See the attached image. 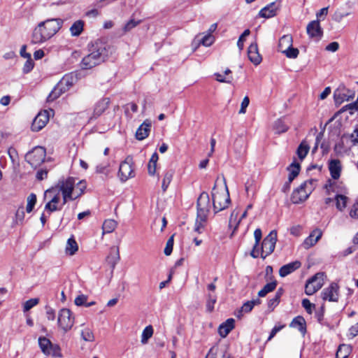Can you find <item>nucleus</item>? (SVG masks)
<instances>
[{"mask_svg":"<svg viewBox=\"0 0 358 358\" xmlns=\"http://www.w3.org/2000/svg\"><path fill=\"white\" fill-rule=\"evenodd\" d=\"M63 24L61 18H50L40 22L33 29L31 43L40 45L47 42L59 32Z\"/></svg>","mask_w":358,"mask_h":358,"instance_id":"obj_1","label":"nucleus"},{"mask_svg":"<svg viewBox=\"0 0 358 358\" xmlns=\"http://www.w3.org/2000/svg\"><path fill=\"white\" fill-rule=\"evenodd\" d=\"M113 48L101 41H96L90 46V53L84 57L80 62L83 69H91L99 65L112 54Z\"/></svg>","mask_w":358,"mask_h":358,"instance_id":"obj_2","label":"nucleus"},{"mask_svg":"<svg viewBox=\"0 0 358 358\" xmlns=\"http://www.w3.org/2000/svg\"><path fill=\"white\" fill-rule=\"evenodd\" d=\"M55 186L62 194V206H64L68 201L75 200L84 193L86 182L83 180L76 182V178L69 177L59 180Z\"/></svg>","mask_w":358,"mask_h":358,"instance_id":"obj_3","label":"nucleus"},{"mask_svg":"<svg viewBox=\"0 0 358 358\" xmlns=\"http://www.w3.org/2000/svg\"><path fill=\"white\" fill-rule=\"evenodd\" d=\"M213 204L215 213L227 208L230 203V196L224 178L222 181L217 178L212 192Z\"/></svg>","mask_w":358,"mask_h":358,"instance_id":"obj_4","label":"nucleus"},{"mask_svg":"<svg viewBox=\"0 0 358 358\" xmlns=\"http://www.w3.org/2000/svg\"><path fill=\"white\" fill-rule=\"evenodd\" d=\"M317 180L309 179L304 181L299 187L295 189L291 196V201L294 204L304 202L315 189Z\"/></svg>","mask_w":358,"mask_h":358,"instance_id":"obj_5","label":"nucleus"},{"mask_svg":"<svg viewBox=\"0 0 358 358\" xmlns=\"http://www.w3.org/2000/svg\"><path fill=\"white\" fill-rule=\"evenodd\" d=\"M276 241L277 232L276 231L273 230L264 238L262 241V247L259 249V255L262 258L265 259L273 252Z\"/></svg>","mask_w":358,"mask_h":358,"instance_id":"obj_6","label":"nucleus"},{"mask_svg":"<svg viewBox=\"0 0 358 358\" xmlns=\"http://www.w3.org/2000/svg\"><path fill=\"white\" fill-rule=\"evenodd\" d=\"M46 152L44 148L41 146L35 147L29 152L26 156L27 162L34 168L38 167L45 160Z\"/></svg>","mask_w":358,"mask_h":358,"instance_id":"obj_7","label":"nucleus"},{"mask_svg":"<svg viewBox=\"0 0 358 358\" xmlns=\"http://www.w3.org/2000/svg\"><path fill=\"white\" fill-rule=\"evenodd\" d=\"M324 273L322 272L314 275L307 281L305 287V293L307 295H313L320 289L324 283Z\"/></svg>","mask_w":358,"mask_h":358,"instance_id":"obj_8","label":"nucleus"},{"mask_svg":"<svg viewBox=\"0 0 358 358\" xmlns=\"http://www.w3.org/2000/svg\"><path fill=\"white\" fill-rule=\"evenodd\" d=\"M118 176L120 180L123 182L135 176L132 157L129 156L127 157L124 161L120 164L118 171Z\"/></svg>","mask_w":358,"mask_h":358,"instance_id":"obj_9","label":"nucleus"},{"mask_svg":"<svg viewBox=\"0 0 358 358\" xmlns=\"http://www.w3.org/2000/svg\"><path fill=\"white\" fill-rule=\"evenodd\" d=\"M57 322L59 327L64 331H69L73 324L74 318L72 317V313L69 309L62 308L58 314Z\"/></svg>","mask_w":358,"mask_h":358,"instance_id":"obj_10","label":"nucleus"},{"mask_svg":"<svg viewBox=\"0 0 358 358\" xmlns=\"http://www.w3.org/2000/svg\"><path fill=\"white\" fill-rule=\"evenodd\" d=\"M38 344L41 351L46 355L52 357L59 356V348L57 345H53L49 339L45 337L38 338Z\"/></svg>","mask_w":358,"mask_h":358,"instance_id":"obj_11","label":"nucleus"},{"mask_svg":"<svg viewBox=\"0 0 358 358\" xmlns=\"http://www.w3.org/2000/svg\"><path fill=\"white\" fill-rule=\"evenodd\" d=\"M321 295L324 301L337 302L339 298V286L336 282H331L328 287L323 289Z\"/></svg>","mask_w":358,"mask_h":358,"instance_id":"obj_12","label":"nucleus"},{"mask_svg":"<svg viewBox=\"0 0 358 358\" xmlns=\"http://www.w3.org/2000/svg\"><path fill=\"white\" fill-rule=\"evenodd\" d=\"M110 103V99L108 97L102 98L99 100L94 106L93 112L90 117V121L94 120L100 117L108 108Z\"/></svg>","mask_w":358,"mask_h":358,"instance_id":"obj_13","label":"nucleus"},{"mask_svg":"<svg viewBox=\"0 0 358 358\" xmlns=\"http://www.w3.org/2000/svg\"><path fill=\"white\" fill-rule=\"evenodd\" d=\"M50 118V114L48 110H43L36 115L34 118L32 124L31 129L34 131H38L41 130L48 122Z\"/></svg>","mask_w":358,"mask_h":358,"instance_id":"obj_14","label":"nucleus"},{"mask_svg":"<svg viewBox=\"0 0 358 358\" xmlns=\"http://www.w3.org/2000/svg\"><path fill=\"white\" fill-rule=\"evenodd\" d=\"M280 7V1H275L262 8L259 13V15L264 18L273 17L277 15Z\"/></svg>","mask_w":358,"mask_h":358,"instance_id":"obj_15","label":"nucleus"},{"mask_svg":"<svg viewBox=\"0 0 358 358\" xmlns=\"http://www.w3.org/2000/svg\"><path fill=\"white\" fill-rule=\"evenodd\" d=\"M210 207V199L208 194L202 192L197 199V214L207 215Z\"/></svg>","mask_w":358,"mask_h":358,"instance_id":"obj_16","label":"nucleus"},{"mask_svg":"<svg viewBox=\"0 0 358 358\" xmlns=\"http://www.w3.org/2000/svg\"><path fill=\"white\" fill-rule=\"evenodd\" d=\"M73 85V78L70 76H65L63 77L60 83H59L57 88H55L52 92L49 94L48 97V101H52L54 99H55L57 97L59 96L60 94L59 92H57L58 88H59V90H62L63 85H65L66 87L71 86Z\"/></svg>","mask_w":358,"mask_h":358,"instance_id":"obj_17","label":"nucleus"},{"mask_svg":"<svg viewBox=\"0 0 358 358\" xmlns=\"http://www.w3.org/2000/svg\"><path fill=\"white\" fill-rule=\"evenodd\" d=\"M322 231L320 229H314L310 235L304 240L303 247L305 249H308L315 245L317 242L321 238Z\"/></svg>","mask_w":358,"mask_h":358,"instance_id":"obj_18","label":"nucleus"},{"mask_svg":"<svg viewBox=\"0 0 358 358\" xmlns=\"http://www.w3.org/2000/svg\"><path fill=\"white\" fill-rule=\"evenodd\" d=\"M151 122L149 120H145L137 129L136 131V138L138 141H143L146 138L150 131Z\"/></svg>","mask_w":358,"mask_h":358,"instance_id":"obj_19","label":"nucleus"},{"mask_svg":"<svg viewBox=\"0 0 358 358\" xmlns=\"http://www.w3.org/2000/svg\"><path fill=\"white\" fill-rule=\"evenodd\" d=\"M248 56L250 61L255 65L261 63L262 58L259 53L257 44L256 43H251L248 49Z\"/></svg>","mask_w":358,"mask_h":358,"instance_id":"obj_20","label":"nucleus"},{"mask_svg":"<svg viewBox=\"0 0 358 358\" xmlns=\"http://www.w3.org/2000/svg\"><path fill=\"white\" fill-rule=\"evenodd\" d=\"M307 33L311 38H320L322 36V29L319 20H313L307 26Z\"/></svg>","mask_w":358,"mask_h":358,"instance_id":"obj_21","label":"nucleus"},{"mask_svg":"<svg viewBox=\"0 0 358 358\" xmlns=\"http://www.w3.org/2000/svg\"><path fill=\"white\" fill-rule=\"evenodd\" d=\"M329 170L331 178L334 180H338L341 176L342 170L341 162L338 159H332L329 164Z\"/></svg>","mask_w":358,"mask_h":358,"instance_id":"obj_22","label":"nucleus"},{"mask_svg":"<svg viewBox=\"0 0 358 358\" xmlns=\"http://www.w3.org/2000/svg\"><path fill=\"white\" fill-rule=\"evenodd\" d=\"M301 264L299 261H295L293 262H290L282 266L279 270V275L281 277H285L290 273H293L294 271L297 270L300 268Z\"/></svg>","mask_w":358,"mask_h":358,"instance_id":"obj_23","label":"nucleus"},{"mask_svg":"<svg viewBox=\"0 0 358 358\" xmlns=\"http://www.w3.org/2000/svg\"><path fill=\"white\" fill-rule=\"evenodd\" d=\"M234 323L235 320L233 318H229L221 324L218 329L220 336L222 338H225L234 328Z\"/></svg>","mask_w":358,"mask_h":358,"instance_id":"obj_24","label":"nucleus"},{"mask_svg":"<svg viewBox=\"0 0 358 358\" xmlns=\"http://www.w3.org/2000/svg\"><path fill=\"white\" fill-rule=\"evenodd\" d=\"M120 258L119 248L117 247H112L110 249L109 255L107 257V262L113 269L115 267Z\"/></svg>","mask_w":358,"mask_h":358,"instance_id":"obj_25","label":"nucleus"},{"mask_svg":"<svg viewBox=\"0 0 358 358\" xmlns=\"http://www.w3.org/2000/svg\"><path fill=\"white\" fill-rule=\"evenodd\" d=\"M240 214V209L236 208L231 213L229 220V227L230 229L233 228L232 234L236 231L239 223L241 222L240 219L238 218Z\"/></svg>","mask_w":358,"mask_h":358,"instance_id":"obj_26","label":"nucleus"},{"mask_svg":"<svg viewBox=\"0 0 358 358\" xmlns=\"http://www.w3.org/2000/svg\"><path fill=\"white\" fill-rule=\"evenodd\" d=\"M290 327L298 329V330L305 335L306 332V321L301 316H297L293 319L289 324Z\"/></svg>","mask_w":358,"mask_h":358,"instance_id":"obj_27","label":"nucleus"},{"mask_svg":"<svg viewBox=\"0 0 358 358\" xmlns=\"http://www.w3.org/2000/svg\"><path fill=\"white\" fill-rule=\"evenodd\" d=\"M60 192L56 186L52 187L45 192V198H49L51 203H57L60 201Z\"/></svg>","mask_w":358,"mask_h":358,"instance_id":"obj_28","label":"nucleus"},{"mask_svg":"<svg viewBox=\"0 0 358 358\" xmlns=\"http://www.w3.org/2000/svg\"><path fill=\"white\" fill-rule=\"evenodd\" d=\"M259 303V299L248 301L245 302V303H243V305L242 306L241 309L236 313V316L239 318L243 316V313H250L252 310L254 306Z\"/></svg>","mask_w":358,"mask_h":358,"instance_id":"obj_29","label":"nucleus"},{"mask_svg":"<svg viewBox=\"0 0 358 358\" xmlns=\"http://www.w3.org/2000/svg\"><path fill=\"white\" fill-rule=\"evenodd\" d=\"M254 236L255 239V243L250 255L252 257L257 258L259 256V248L258 246L262 236V230L260 229H255L254 232Z\"/></svg>","mask_w":358,"mask_h":358,"instance_id":"obj_30","label":"nucleus"},{"mask_svg":"<svg viewBox=\"0 0 358 358\" xmlns=\"http://www.w3.org/2000/svg\"><path fill=\"white\" fill-rule=\"evenodd\" d=\"M292 37L291 35H284L280 40L278 43V50L281 52L292 45Z\"/></svg>","mask_w":358,"mask_h":358,"instance_id":"obj_31","label":"nucleus"},{"mask_svg":"<svg viewBox=\"0 0 358 358\" xmlns=\"http://www.w3.org/2000/svg\"><path fill=\"white\" fill-rule=\"evenodd\" d=\"M336 208L339 211H343L347 206L348 198L344 194L334 195Z\"/></svg>","mask_w":358,"mask_h":358,"instance_id":"obj_32","label":"nucleus"},{"mask_svg":"<svg viewBox=\"0 0 358 358\" xmlns=\"http://www.w3.org/2000/svg\"><path fill=\"white\" fill-rule=\"evenodd\" d=\"M310 150V146L306 140L301 141L296 150L299 159L302 161L305 159Z\"/></svg>","mask_w":358,"mask_h":358,"instance_id":"obj_33","label":"nucleus"},{"mask_svg":"<svg viewBox=\"0 0 358 358\" xmlns=\"http://www.w3.org/2000/svg\"><path fill=\"white\" fill-rule=\"evenodd\" d=\"M84 29V22L81 20H76L71 26L69 31L72 36H80Z\"/></svg>","mask_w":358,"mask_h":358,"instance_id":"obj_34","label":"nucleus"},{"mask_svg":"<svg viewBox=\"0 0 358 358\" xmlns=\"http://www.w3.org/2000/svg\"><path fill=\"white\" fill-rule=\"evenodd\" d=\"M300 164L299 162L294 161L287 168L289 171L288 179L289 182H292L293 180L299 175L300 171Z\"/></svg>","mask_w":358,"mask_h":358,"instance_id":"obj_35","label":"nucleus"},{"mask_svg":"<svg viewBox=\"0 0 358 358\" xmlns=\"http://www.w3.org/2000/svg\"><path fill=\"white\" fill-rule=\"evenodd\" d=\"M78 250V245L73 237L69 238L67 241L65 251L69 255H73Z\"/></svg>","mask_w":358,"mask_h":358,"instance_id":"obj_36","label":"nucleus"},{"mask_svg":"<svg viewBox=\"0 0 358 358\" xmlns=\"http://www.w3.org/2000/svg\"><path fill=\"white\" fill-rule=\"evenodd\" d=\"M351 347L349 345L341 344L336 352V358H348L351 352Z\"/></svg>","mask_w":358,"mask_h":358,"instance_id":"obj_37","label":"nucleus"},{"mask_svg":"<svg viewBox=\"0 0 358 358\" xmlns=\"http://www.w3.org/2000/svg\"><path fill=\"white\" fill-rule=\"evenodd\" d=\"M159 159V157L157 152H155L151 156V158L148 164V173L150 176H154L156 173L157 164Z\"/></svg>","mask_w":358,"mask_h":358,"instance_id":"obj_38","label":"nucleus"},{"mask_svg":"<svg viewBox=\"0 0 358 358\" xmlns=\"http://www.w3.org/2000/svg\"><path fill=\"white\" fill-rule=\"evenodd\" d=\"M173 175H174V171L172 169H169V170H167L165 171L164 176H163L162 184V188L164 192H165L167 189L169 184L171 183V182L172 180Z\"/></svg>","mask_w":358,"mask_h":358,"instance_id":"obj_39","label":"nucleus"},{"mask_svg":"<svg viewBox=\"0 0 358 358\" xmlns=\"http://www.w3.org/2000/svg\"><path fill=\"white\" fill-rule=\"evenodd\" d=\"M117 223L114 220H106L103 224V234L113 232L117 227Z\"/></svg>","mask_w":358,"mask_h":358,"instance_id":"obj_40","label":"nucleus"},{"mask_svg":"<svg viewBox=\"0 0 358 358\" xmlns=\"http://www.w3.org/2000/svg\"><path fill=\"white\" fill-rule=\"evenodd\" d=\"M206 216L202 215H198L197 214V218L196 220L195 226H194V231L199 234L202 233L203 228H204V224L206 220Z\"/></svg>","mask_w":358,"mask_h":358,"instance_id":"obj_41","label":"nucleus"},{"mask_svg":"<svg viewBox=\"0 0 358 358\" xmlns=\"http://www.w3.org/2000/svg\"><path fill=\"white\" fill-rule=\"evenodd\" d=\"M234 148L236 153L241 154L245 149V142L242 136L236 138L234 143Z\"/></svg>","mask_w":358,"mask_h":358,"instance_id":"obj_42","label":"nucleus"},{"mask_svg":"<svg viewBox=\"0 0 358 358\" xmlns=\"http://www.w3.org/2000/svg\"><path fill=\"white\" fill-rule=\"evenodd\" d=\"M277 283L275 281L271 282L264 285V287L258 292V296L260 297L265 296L268 293L273 291L276 287Z\"/></svg>","mask_w":358,"mask_h":358,"instance_id":"obj_43","label":"nucleus"},{"mask_svg":"<svg viewBox=\"0 0 358 358\" xmlns=\"http://www.w3.org/2000/svg\"><path fill=\"white\" fill-rule=\"evenodd\" d=\"M153 335V328L151 325L147 326L143 331L141 335V343L145 344L148 343L149 338Z\"/></svg>","mask_w":358,"mask_h":358,"instance_id":"obj_44","label":"nucleus"},{"mask_svg":"<svg viewBox=\"0 0 358 358\" xmlns=\"http://www.w3.org/2000/svg\"><path fill=\"white\" fill-rule=\"evenodd\" d=\"M36 203V195L34 193L30 194L27 199V207L26 211L29 213H31Z\"/></svg>","mask_w":358,"mask_h":358,"instance_id":"obj_45","label":"nucleus"},{"mask_svg":"<svg viewBox=\"0 0 358 358\" xmlns=\"http://www.w3.org/2000/svg\"><path fill=\"white\" fill-rule=\"evenodd\" d=\"M289 127L281 120H278L274 124L275 133L282 134L286 132Z\"/></svg>","mask_w":358,"mask_h":358,"instance_id":"obj_46","label":"nucleus"},{"mask_svg":"<svg viewBox=\"0 0 358 358\" xmlns=\"http://www.w3.org/2000/svg\"><path fill=\"white\" fill-rule=\"evenodd\" d=\"M215 41V37L212 34H206L200 40L199 45L201 44L203 46H210Z\"/></svg>","mask_w":358,"mask_h":358,"instance_id":"obj_47","label":"nucleus"},{"mask_svg":"<svg viewBox=\"0 0 358 358\" xmlns=\"http://www.w3.org/2000/svg\"><path fill=\"white\" fill-rule=\"evenodd\" d=\"M141 23V20L135 21L134 20H129L122 27L123 34L130 31L132 29L136 27Z\"/></svg>","mask_w":358,"mask_h":358,"instance_id":"obj_48","label":"nucleus"},{"mask_svg":"<svg viewBox=\"0 0 358 358\" xmlns=\"http://www.w3.org/2000/svg\"><path fill=\"white\" fill-rule=\"evenodd\" d=\"M282 53L285 54L286 57L288 58L295 59L298 57L299 51L297 48H294L292 45L290 48L286 49Z\"/></svg>","mask_w":358,"mask_h":358,"instance_id":"obj_49","label":"nucleus"},{"mask_svg":"<svg viewBox=\"0 0 358 358\" xmlns=\"http://www.w3.org/2000/svg\"><path fill=\"white\" fill-rule=\"evenodd\" d=\"M214 76L216 80L220 83H231L233 80L232 76H226L224 73H215Z\"/></svg>","mask_w":358,"mask_h":358,"instance_id":"obj_50","label":"nucleus"},{"mask_svg":"<svg viewBox=\"0 0 358 358\" xmlns=\"http://www.w3.org/2000/svg\"><path fill=\"white\" fill-rule=\"evenodd\" d=\"M81 336L85 341L92 342L94 340L93 332L90 329H85L81 332Z\"/></svg>","mask_w":358,"mask_h":358,"instance_id":"obj_51","label":"nucleus"},{"mask_svg":"<svg viewBox=\"0 0 358 358\" xmlns=\"http://www.w3.org/2000/svg\"><path fill=\"white\" fill-rule=\"evenodd\" d=\"M62 208L59 206V203H51V201H48L45 206V210L48 211L49 213L60 210Z\"/></svg>","mask_w":358,"mask_h":358,"instance_id":"obj_52","label":"nucleus"},{"mask_svg":"<svg viewBox=\"0 0 358 358\" xmlns=\"http://www.w3.org/2000/svg\"><path fill=\"white\" fill-rule=\"evenodd\" d=\"M39 303V299L37 298L31 299L24 303L23 310L24 312L29 310L31 308L36 306Z\"/></svg>","mask_w":358,"mask_h":358,"instance_id":"obj_53","label":"nucleus"},{"mask_svg":"<svg viewBox=\"0 0 358 358\" xmlns=\"http://www.w3.org/2000/svg\"><path fill=\"white\" fill-rule=\"evenodd\" d=\"M334 187H335V184H331V180H329L324 186L326 196L335 195V190Z\"/></svg>","mask_w":358,"mask_h":358,"instance_id":"obj_54","label":"nucleus"},{"mask_svg":"<svg viewBox=\"0 0 358 358\" xmlns=\"http://www.w3.org/2000/svg\"><path fill=\"white\" fill-rule=\"evenodd\" d=\"M331 184H335V187H334V189L335 190V194L346 193V188L342 184V182H337L335 180L334 181L331 180Z\"/></svg>","mask_w":358,"mask_h":358,"instance_id":"obj_55","label":"nucleus"},{"mask_svg":"<svg viewBox=\"0 0 358 358\" xmlns=\"http://www.w3.org/2000/svg\"><path fill=\"white\" fill-rule=\"evenodd\" d=\"M250 31L249 29H245L243 31V33L240 36L237 42V45L240 50H242L243 49L244 41L245 40V38L250 35Z\"/></svg>","mask_w":358,"mask_h":358,"instance_id":"obj_56","label":"nucleus"},{"mask_svg":"<svg viewBox=\"0 0 358 358\" xmlns=\"http://www.w3.org/2000/svg\"><path fill=\"white\" fill-rule=\"evenodd\" d=\"M216 303V296L209 294L206 302V309L208 312H212L214 309V305Z\"/></svg>","mask_w":358,"mask_h":358,"instance_id":"obj_57","label":"nucleus"},{"mask_svg":"<svg viewBox=\"0 0 358 358\" xmlns=\"http://www.w3.org/2000/svg\"><path fill=\"white\" fill-rule=\"evenodd\" d=\"M173 247V236H171L167 241L164 252L166 256L171 254Z\"/></svg>","mask_w":358,"mask_h":358,"instance_id":"obj_58","label":"nucleus"},{"mask_svg":"<svg viewBox=\"0 0 358 358\" xmlns=\"http://www.w3.org/2000/svg\"><path fill=\"white\" fill-rule=\"evenodd\" d=\"M34 63L31 59V57H29V59H27L25 63L24 64L22 71L24 73H29L34 68Z\"/></svg>","mask_w":358,"mask_h":358,"instance_id":"obj_59","label":"nucleus"},{"mask_svg":"<svg viewBox=\"0 0 358 358\" xmlns=\"http://www.w3.org/2000/svg\"><path fill=\"white\" fill-rule=\"evenodd\" d=\"M302 306L306 309L308 313L311 314L313 310L315 308V304L310 303L308 299H304L302 301Z\"/></svg>","mask_w":358,"mask_h":358,"instance_id":"obj_60","label":"nucleus"},{"mask_svg":"<svg viewBox=\"0 0 358 358\" xmlns=\"http://www.w3.org/2000/svg\"><path fill=\"white\" fill-rule=\"evenodd\" d=\"M87 301V296L84 294L78 295L77 297H76L74 300V303L76 306H80L85 305L86 302Z\"/></svg>","mask_w":358,"mask_h":358,"instance_id":"obj_61","label":"nucleus"},{"mask_svg":"<svg viewBox=\"0 0 358 358\" xmlns=\"http://www.w3.org/2000/svg\"><path fill=\"white\" fill-rule=\"evenodd\" d=\"M250 99L248 96H245L241 102V108L239 110V114H245L246 113V108L249 106Z\"/></svg>","mask_w":358,"mask_h":358,"instance_id":"obj_62","label":"nucleus"},{"mask_svg":"<svg viewBox=\"0 0 358 358\" xmlns=\"http://www.w3.org/2000/svg\"><path fill=\"white\" fill-rule=\"evenodd\" d=\"M350 216L352 218L358 219V201L352 205L350 210Z\"/></svg>","mask_w":358,"mask_h":358,"instance_id":"obj_63","label":"nucleus"},{"mask_svg":"<svg viewBox=\"0 0 358 358\" xmlns=\"http://www.w3.org/2000/svg\"><path fill=\"white\" fill-rule=\"evenodd\" d=\"M350 138L353 145L358 144V124L356 125L354 131L351 134Z\"/></svg>","mask_w":358,"mask_h":358,"instance_id":"obj_64","label":"nucleus"}]
</instances>
